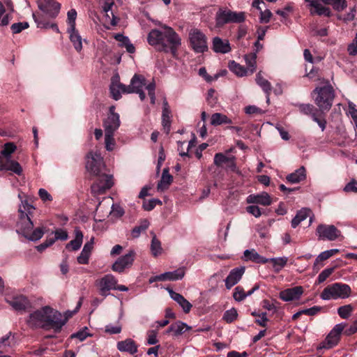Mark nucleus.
Here are the masks:
<instances>
[{
    "instance_id": "obj_11",
    "label": "nucleus",
    "mask_w": 357,
    "mask_h": 357,
    "mask_svg": "<svg viewBox=\"0 0 357 357\" xmlns=\"http://www.w3.org/2000/svg\"><path fill=\"white\" fill-rule=\"evenodd\" d=\"M37 5L39 10L50 18H55L61 9V4L56 0H38Z\"/></svg>"
},
{
    "instance_id": "obj_20",
    "label": "nucleus",
    "mask_w": 357,
    "mask_h": 357,
    "mask_svg": "<svg viewBox=\"0 0 357 357\" xmlns=\"http://www.w3.org/2000/svg\"><path fill=\"white\" fill-rule=\"evenodd\" d=\"M68 238V234L66 229L58 228L52 231L51 235L48 236L46 241L40 245H52L56 241H66Z\"/></svg>"
},
{
    "instance_id": "obj_60",
    "label": "nucleus",
    "mask_w": 357,
    "mask_h": 357,
    "mask_svg": "<svg viewBox=\"0 0 357 357\" xmlns=\"http://www.w3.org/2000/svg\"><path fill=\"white\" fill-rule=\"evenodd\" d=\"M331 6L335 10L340 12L347 7V3L346 0H334Z\"/></svg>"
},
{
    "instance_id": "obj_31",
    "label": "nucleus",
    "mask_w": 357,
    "mask_h": 357,
    "mask_svg": "<svg viewBox=\"0 0 357 357\" xmlns=\"http://www.w3.org/2000/svg\"><path fill=\"white\" fill-rule=\"evenodd\" d=\"M305 169L301 167L294 172L287 175V181L291 183H298L305 178Z\"/></svg>"
},
{
    "instance_id": "obj_6",
    "label": "nucleus",
    "mask_w": 357,
    "mask_h": 357,
    "mask_svg": "<svg viewBox=\"0 0 357 357\" xmlns=\"http://www.w3.org/2000/svg\"><path fill=\"white\" fill-rule=\"evenodd\" d=\"M245 20L244 12H235L229 9L220 8L215 15L217 27H222L229 23H241Z\"/></svg>"
},
{
    "instance_id": "obj_56",
    "label": "nucleus",
    "mask_w": 357,
    "mask_h": 357,
    "mask_svg": "<svg viewBox=\"0 0 357 357\" xmlns=\"http://www.w3.org/2000/svg\"><path fill=\"white\" fill-rule=\"evenodd\" d=\"M29 23L26 22L14 23L11 25L10 29L13 33H19L22 31L29 27Z\"/></svg>"
},
{
    "instance_id": "obj_12",
    "label": "nucleus",
    "mask_w": 357,
    "mask_h": 357,
    "mask_svg": "<svg viewBox=\"0 0 357 357\" xmlns=\"http://www.w3.org/2000/svg\"><path fill=\"white\" fill-rule=\"evenodd\" d=\"M103 160L100 153L90 152L87 155L86 169L95 176L100 175L103 167Z\"/></svg>"
},
{
    "instance_id": "obj_48",
    "label": "nucleus",
    "mask_w": 357,
    "mask_h": 357,
    "mask_svg": "<svg viewBox=\"0 0 357 357\" xmlns=\"http://www.w3.org/2000/svg\"><path fill=\"white\" fill-rule=\"evenodd\" d=\"M29 232L24 233V236L31 241H36L42 238L44 234L43 229L38 227L35 229L30 235H27Z\"/></svg>"
},
{
    "instance_id": "obj_42",
    "label": "nucleus",
    "mask_w": 357,
    "mask_h": 357,
    "mask_svg": "<svg viewBox=\"0 0 357 357\" xmlns=\"http://www.w3.org/2000/svg\"><path fill=\"white\" fill-rule=\"evenodd\" d=\"M16 149V146L13 142L6 143L1 151V155L3 156L6 160H10V155L15 152Z\"/></svg>"
},
{
    "instance_id": "obj_58",
    "label": "nucleus",
    "mask_w": 357,
    "mask_h": 357,
    "mask_svg": "<svg viewBox=\"0 0 357 357\" xmlns=\"http://www.w3.org/2000/svg\"><path fill=\"white\" fill-rule=\"evenodd\" d=\"M109 213L112 214L113 216H115L116 218L122 217L124 213V209L117 204H113L112 205V210L109 211Z\"/></svg>"
},
{
    "instance_id": "obj_45",
    "label": "nucleus",
    "mask_w": 357,
    "mask_h": 357,
    "mask_svg": "<svg viewBox=\"0 0 357 357\" xmlns=\"http://www.w3.org/2000/svg\"><path fill=\"white\" fill-rule=\"evenodd\" d=\"M120 85H124V84H121V83L115 84L114 82L113 81L111 83V85H110V87H109V90H110V93H111L112 97L115 100H119L121 98V97L120 91L123 92V89L121 87H120Z\"/></svg>"
},
{
    "instance_id": "obj_62",
    "label": "nucleus",
    "mask_w": 357,
    "mask_h": 357,
    "mask_svg": "<svg viewBox=\"0 0 357 357\" xmlns=\"http://www.w3.org/2000/svg\"><path fill=\"white\" fill-rule=\"evenodd\" d=\"M88 328L85 327L84 329L73 333L71 335L70 337L73 338H77L80 341H84L87 337L91 336V335L88 333Z\"/></svg>"
},
{
    "instance_id": "obj_29",
    "label": "nucleus",
    "mask_w": 357,
    "mask_h": 357,
    "mask_svg": "<svg viewBox=\"0 0 357 357\" xmlns=\"http://www.w3.org/2000/svg\"><path fill=\"white\" fill-rule=\"evenodd\" d=\"M11 332H9L0 339V357H10L9 355L5 353L12 347L13 338H11Z\"/></svg>"
},
{
    "instance_id": "obj_33",
    "label": "nucleus",
    "mask_w": 357,
    "mask_h": 357,
    "mask_svg": "<svg viewBox=\"0 0 357 357\" xmlns=\"http://www.w3.org/2000/svg\"><path fill=\"white\" fill-rule=\"evenodd\" d=\"M67 31L70 34L69 38L75 49L78 52H81L82 50V39L78 31L75 28L73 31L68 29Z\"/></svg>"
},
{
    "instance_id": "obj_15",
    "label": "nucleus",
    "mask_w": 357,
    "mask_h": 357,
    "mask_svg": "<svg viewBox=\"0 0 357 357\" xmlns=\"http://www.w3.org/2000/svg\"><path fill=\"white\" fill-rule=\"evenodd\" d=\"M135 252L130 250L128 254L119 258L112 265V269L113 271L122 273L125 268L131 266L135 258Z\"/></svg>"
},
{
    "instance_id": "obj_52",
    "label": "nucleus",
    "mask_w": 357,
    "mask_h": 357,
    "mask_svg": "<svg viewBox=\"0 0 357 357\" xmlns=\"http://www.w3.org/2000/svg\"><path fill=\"white\" fill-rule=\"evenodd\" d=\"M6 10L4 5L1 1H0V26H7L9 24V22L10 20V14H6L2 18L1 17L5 13Z\"/></svg>"
},
{
    "instance_id": "obj_1",
    "label": "nucleus",
    "mask_w": 357,
    "mask_h": 357,
    "mask_svg": "<svg viewBox=\"0 0 357 357\" xmlns=\"http://www.w3.org/2000/svg\"><path fill=\"white\" fill-rule=\"evenodd\" d=\"M67 321L68 317L63 319V314L58 310L50 306H44L31 313L26 323L31 328L53 329L58 333Z\"/></svg>"
},
{
    "instance_id": "obj_23",
    "label": "nucleus",
    "mask_w": 357,
    "mask_h": 357,
    "mask_svg": "<svg viewBox=\"0 0 357 357\" xmlns=\"http://www.w3.org/2000/svg\"><path fill=\"white\" fill-rule=\"evenodd\" d=\"M247 202L261 204L266 206L271 205V199L267 192H262L258 195H250L247 197Z\"/></svg>"
},
{
    "instance_id": "obj_36",
    "label": "nucleus",
    "mask_w": 357,
    "mask_h": 357,
    "mask_svg": "<svg viewBox=\"0 0 357 357\" xmlns=\"http://www.w3.org/2000/svg\"><path fill=\"white\" fill-rule=\"evenodd\" d=\"M257 53L252 52L245 55V61L247 65L246 70L249 74H252L257 68Z\"/></svg>"
},
{
    "instance_id": "obj_41",
    "label": "nucleus",
    "mask_w": 357,
    "mask_h": 357,
    "mask_svg": "<svg viewBox=\"0 0 357 357\" xmlns=\"http://www.w3.org/2000/svg\"><path fill=\"white\" fill-rule=\"evenodd\" d=\"M339 250L337 249H331L329 250H326L319 254L315 259L314 263V266H318L322 261L329 259L331 257L337 253Z\"/></svg>"
},
{
    "instance_id": "obj_43",
    "label": "nucleus",
    "mask_w": 357,
    "mask_h": 357,
    "mask_svg": "<svg viewBox=\"0 0 357 357\" xmlns=\"http://www.w3.org/2000/svg\"><path fill=\"white\" fill-rule=\"evenodd\" d=\"M93 247H84L81 254L77 257V262L80 264H87Z\"/></svg>"
},
{
    "instance_id": "obj_19",
    "label": "nucleus",
    "mask_w": 357,
    "mask_h": 357,
    "mask_svg": "<svg viewBox=\"0 0 357 357\" xmlns=\"http://www.w3.org/2000/svg\"><path fill=\"white\" fill-rule=\"evenodd\" d=\"M245 272V267L241 266L232 269L225 279V286L227 289L231 288L242 278Z\"/></svg>"
},
{
    "instance_id": "obj_17",
    "label": "nucleus",
    "mask_w": 357,
    "mask_h": 357,
    "mask_svg": "<svg viewBox=\"0 0 357 357\" xmlns=\"http://www.w3.org/2000/svg\"><path fill=\"white\" fill-rule=\"evenodd\" d=\"M98 182L91 186L93 192L100 194L103 193L106 190L109 189L113 185L112 176L105 174H100L98 175Z\"/></svg>"
},
{
    "instance_id": "obj_63",
    "label": "nucleus",
    "mask_w": 357,
    "mask_h": 357,
    "mask_svg": "<svg viewBox=\"0 0 357 357\" xmlns=\"http://www.w3.org/2000/svg\"><path fill=\"white\" fill-rule=\"evenodd\" d=\"M146 90L148 91V94L151 99V103L154 105L155 103V84L154 82L149 83L146 86Z\"/></svg>"
},
{
    "instance_id": "obj_64",
    "label": "nucleus",
    "mask_w": 357,
    "mask_h": 357,
    "mask_svg": "<svg viewBox=\"0 0 357 357\" xmlns=\"http://www.w3.org/2000/svg\"><path fill=\"white\" fill-rule=\"evenodd\" d=\"M348 52L351 56L357 55V33L353 42L348 46Z\"/></svg>"
},
{
    "instance_id": "obj_61",
    "label": "nucleus",
    "mask_w": 357,
    "mask_h": 357,
    "mask_svg": "<svg viewBox=\"0 0 357 357\" xmlns=\"http://www.w3.org/2000/svg\"><path fill=\"white\" fill-rule=\"evenodd\" d=\"M334 271V268H329L321 271L317 278L318 283L324 282Z\"/></svg>"
},
{
    "instance_id": "obj_27",
    "label": "nucleus",
    "mask_w": 357,
    "mask_h": 357,
    "mask_svg": "<svg viewBox=\"0 0 357 357\" xmlns=\"http://www.w3.org/2000/svg\"><path fill=\"white\" fill-rule=\"evenodd\" d=\"M33 18L38 28H43V29L51 28L56 33H59V29L57 24L55 23L50 24L45 19L43 15H42L41 14L33 13Z\"/></svg>"
},
{
    "instance_id": "obj_54",
    "label": "nucleus",
    "mask_w": 357,
    "mask_h": 357,
    "mask_svg": "<svg viewBox=\"0 0 357 357\" xmlns=\"http://www.w3.org/2000/svg\"><path fill=\"white\" fill-rule=\"evenodd\" d=\"M162 204V202L158 199H151L150 200H144L142 207L145 211H150L153 210L156 204Z\"/></svg>"
},
{
    "instance_id": "obj_32",
    "label": "nucleus",
    "mask_w": 357,
    "mask_h": 357,
    "mask_svg": "<svg viewBox=\"0 0 357 357\" xmlns=\"http://www.w3.org/2000/svg\"><path fill=\"white\" fill-rule=\"evenodd\" d=\"M311 213L310 209L303 208L298 211L292 219L291 225L293 228H296L302 221L305 220Z\"/></svg>"
},
{
    "instance_id": "obj_28",
    "label": "nucleus",
    "mask_w": 357,
    "mask_h": 357,
    "mask_svg": "<svg viewBox=\"0 0 357 357\" xmlns=\"http://www.w3.org/2000/svg\"><path fill=\"white\" fill-rule=\"evenodd\" d=\"M244 259L245 261H252L257 264H266L268 262V259L261 256L255 249L246 250L244 251Z\"/></svg>"
},
{
    "instance_id": "obj_2",
    "label": "nucleus",
    "mask_w": 357,
    "mask_h": 357,
    "mask_svg": "<svg viewBox=\"0 0 357 357\" xmlns=\"http://www.w3.org/2000/svg\"><path fill=\"white\" fill-rule=\"evenodd\" d=\"M164 31L151 30L148 35V43L155 46L157 50L176 56L178 48L181 45V40L176 31L168 26H164Z\"/></svg>"
},
{
    "instance_id": "obj_13",
    "label": "nucleus",
    "mask_w": 357,
    "mask_h": 357,
    "mask_svg": "<svg viewBox=\"0 0 357 357\" xmlns=\"http://www.w3.org/2000/svg\"><path fill=\"white\" fill-rule=\"evenodd\" d=\"M117 284V280L112 274L105 275L98 281L97 285L99 288L100 295L107 296L111 289H114L115 285Z\"/></svg>"
},
{
    "instance_id": "obj_7",
    "label": "nucleus",
    "mask_w": 357,
    "mask_h": 357,
    "mask_svg": "<svg viewBox=\"0 0 357 357\" xmlns=\"http://www.w3.org/2000/svg\"><path fill=\"white\" fill-rule=\"evenodd\" d=\"M192 48L197 53H204L208 50L207 39L204 33L197 29H192L189 33Z\"/></svg>"
},
{
    "instance_id": "obj_24",
    "label": "nucleus",
    "mask_w": 357,
    "mask_h": 357,
    "mask_svg": "<svg viewBox=\"0 0 357 357\" xmlns=\"http://www.w3.org/2000/svg\"><path fill=\"white\" fill-rule=\"evenodd\" d=\"M213 50L217 53L226 54L231 51L229 40H222L219 37L213 39Z\"/></svg>"
},
{
    "instance_id": "obj_22",
    "label": "nucleus",
    "mask_w": 357,
    "mask_h": 357,
    "mask_svg": "<svg viewBox=\"0 0 357 357\" xmlns=\"http://www.w3.org/2000/svg\"><path fill=\"white\" fill-rule=\"evenodd\" d=\"M0 170L11 171L13 173L21 175L22 168L20 163L13 160H3L0 155Z\"/></svg>"
},
{
    "instance_id": "obj_37",
    "label": "nucleus",
    "mask_w": 357,
    "mask_h": 357,
    "mask_svg": "<svg viewBox=\"0 0 357 357\" xmlns=\"http://www.w3.org/2000/svg\"><path fill=\"white\" fill-rule=\"evenodd\" d=\"M268 262L273 264V268L275 273H279L287 264L288 258L287 257L268 258Z\"/></svg>"
},
{
    "instance_id": "obj_47",
    "label": "nucleus",
    "mask_w": 357,
    "mask_h": 357,
    "mask_svg": "<svg viewBox=\"0 0 357 357\" xmlns=\"http://www.w3.org/2000/svg\"><path fill=\"white\" fill-rule=\"evenodd\" d=\"M75 238L71 240L66 245H82L83 234L82 231L76 227L74 230Z\"/></svg>"
},
{
    "instance_id": "obj_8",
    "label": "nucleus",
    "mask_w": 357,
    "mask_h": 357,
    "mask_svg": "<svg viewBox=\"0 0 357 357\" xmlns=\"http://www.w3.org/2000/svg\"><path fill=\"white\" fill-rule=\"evenodd\" d=\"M347 324L340 323L336 324L330 331L325 340L317 347V349H331L337 345L340 340V336Z\"/></svg>"
},
{
    "instance_id": "obj_40",
    "label": "nucleus",
    "mask_w": 357,
    "mask_h": 357,
    "mask_svg": "<svg viewBox=\"0 0 357 357\" xmlns=\"http://www.w3.org/2000/svg\"><path fill=\"white\" fill-rule=\"evenodd\" d=\"M229 69L236 75L243 77L248 74V70L239 63L232 61L229 65Z\"/></svg>"
},
{
    "instance_id": "obj_51",
    "label": "nucleus",
    "mask_w": 357,
    "mask_h": 357,
    "mask_svg": "<svg viewBox=\"0 0 357 357\" xmlns=\"http://www.w3.org/2000/svg\"><path fill=\"white\" fill-rule=\"evenodd\" d=\"M298 107L299 111L304 114L311 115L312 117V114H316V109L311 104H299Z\"/></svg>"
},
{
    "instance_id": "obj_44",
    "label": "nucleus",
    "mask_w": 357,
    "mask_h": 357,
    "mask_svg": "<svg viewBox=\"0 0 357 357\" xmlns=\"http://www.w3.org/2000/svg\"><path fill=\"white\" fill-rule=\"evenodd\" d=\"M171 110L162 111V125L167 134H169L171 127Z\"/></svg>"
},
{
    "instance_id": "obj_53",
    "label": "nucleus",
    "mask_w": 357,
    "mask_h": 357,
    "mask_svg": "<svg viewBox=\"0 0 357 357\" xmlns=\"http://www.w3.org/2000/svg\"><path fill=\"white\" fill-rule=\"evenodd\" d=\"M68 23L69 24V27L68 29H70L73 31L75 28V20L77 17V11L75 9L70 10L68 13Z\"/></svg>"
},
{
    "instance_id": "obj_16",
    "label": "nucleus",
    "mask_w": 357,
    "mask_h": 357,
    "mask_svg": "<svg viewBox=\"0 0 357 357\" xmlns=\"http://www.w3.org/2000/svg\"><path fill=\"white\" fill-rule=\"evenodd\" d=\"M5 300L16 311H24L30 307L29 301L23 295L7 296Z\"/></svg>"
},
{
    "instance_id": "obj_39",
    "label": "nucleus",
    "mask_w": 357,
    "mask_h": 357,
    "mask_svg": "<svg viewBox=\"0 0 357 357\" xmlns=\"http://www.w3.org/2000/svg\"><path fill=\"white\" fill-rule=\"evenodd\" d=\"M185 273L184 267L179 268L174 271L165 272L167 280L169 281H174L181 280Z\"/></svg>"
},
{
    "instance_id": "obj_55",
    "label": "nucleus",
    "mask_w": 357,
    "mask_h": 357,
    "mask_svg": "<svg viewBox=\"0 0 357 357\" xmlns=\"http://www.w3.org/2000/svg\"><path fill=\"white\" fill-rule=\"evenodd\" d=\"M114 134L105 133V148L107 151H110L114 149L115 146V141L114 139Z\"/></svg>"
},
{
    "instance_id": "obj_25",
    "label": "nucleus",
    "mask_w": 357,
    "mask_h": 357,
    "mask_svg": "<svg viewBox=\"0 0 357 357\" xmlns=\"http://www.w3.org/2000/svg\"><path fill=\"white\" fill-rule=\"evenodd\" d=\"M168 292L170 297L182 307L184 312L188 313L190 311L192 306V304L181 294L175 292L172 289H169Z\"/></svg>"
},
{
    "instance_id": "obj_10",
    "label": "nucleus",
    "mask_w": 357,
    "mask_h": 357,
    "mask_svg": "<svg viewBox=\"0 0 357 357\" xmlns=\"http://www.w3.org/2000/svg\"><path fill=\"white\" fill-rule=\"evenodd\" d=\"M334 0H305V2L308 3L310 8V13L312 15H317L319 16L331 17L332 12L328 7H326L321 3H323L325 5L331 6Z\"/></svg>"
},
{
    "instance_id": "obj_38",
    "label": "nucleus",
    "mask_w": 357,
    "mask_h": 357,
    "mask_svg": "<svg viewBox=\"0 0 357 357\" xmlns=\"http://www.w3.org/2000/svg\"><path fill=\"white\" fill-rule=\"evenodd\" d=\"M256 82L257 84L263 89L266 94H270L271 91V83L264 78L261 75V72H259L256 75Z\"/></svg>"
},
{
    "instance_id": "obj_9",
    "label": "nucleus",
    "mask_w": 357,
    "mask_h": 357,
    "mask_svg": "<svg viewBox=\"0 0 357 357\" xmlns=\"http://www.w3.org/2000/svg\"><path fill=\"white\" fill-rule=\"evenodd\" d=\"M316 231L319 238L324 240L335 241L343 238L341 231L333 225L320 224Z\"/></svg>"
},
{
    "instance_id": "obj_49",
    "label": "nucleus",
    "mask_w": 357,
    "mask_h": 357,
    "mask_svg": "<svg viewBox=\"0 0 357 357\" xmlns=\"http://www.w3.org/2000/svg\"><path fill=\"white\" fill-rule=\"evenodd\" d=\"M149 227V222L147 220H144L141 222V225L139 226L135 227L132 231L131 235L133 238H137L141 232L144 231Z\"/></svg>"
},
{
    "instance_id": "obj_30",
    "label": "nucleus",
    "mask_w": 357,
    "mask_h": 357,
    "mask_svg": "<svg viewBox=\"0 0 357 357\" xmlns=\"http://www.w3.org/2000/svg\"><path fill=\"white\" fill-rule=\"evenodd\" d=\"M190 329V327L188 326L186 324L182 321H176L172 324L168 329L166 331V333H172L174 335L178 336L182 335L185 331Z\"/></svg>"
},
{
    "instance_id": "obj_57",
    "label": "nucleus",
    "mask_w": 357,
    "mask_h": 357,
    "mask_svg": "<svg viewBox=\"0 0 357 357\" xmlns=\"http://www.w3.org/2000/svg\"><path fill=\"white\" fill-rule=\"evenodd\" d=\"M233 297L236 301H242L246 298L245 292L243 287L238 286L234 289Z\"/></svg>"
},
{
    "instance_id": "obj_4",
    "label": "nucleus",
    "mask_w": 357,
    "mask_h": 357,
    "mask_svg": "<svg viewBox=\"0 0 357 357\" xmlns=\"http://www.w3.org/2000/svg\"><path fill=\"white\" fill-rule=\"evenodd\" d=\"M18 197L21 199L22 204L18 209L19 220L17 226L23 233L29 232L33 227L31 217L35 208L27 200H22L21 194L18 195Z\"/></svg>"
},
{
    "instance_id": "obj_59",
    "label": "nucleus",
    "mask_w": 357,
    "mask_h": 357,
    "mask_svg": "<svg viewBox=\"0 0 357 357\" xmlns=\"http://www.w3.org/2000/svg\"><path fill=\"white\" fill-rule=\"evenodd\" d=\"M230 161V158L226 157L221 153H216L214 156V164L217 166H220L223 163H227Z\"/></svg>"
},
{
    "instance_id": "obj_18",
    "label": "nucleus",
    "mask_w": 357,
    "mask_h": 357,
    "mask_svg": "<svg viewBox=\"0 0 357 357\" xmlns=\"http://www.w3.org/2000/svg\"><path fill=\"white\" fill-rule=\"evenodd\" d=\"M121 125L119 114L107 116L103 122L105 133L114 134Z\"/></svg>"
},
{
    "instance_id": "obj_5",
    "label": "nucleus",
    "mask_w": 357,
    "mask_h": 357,
    "mask_svg": "<svg viewBox=\"0 0 357 357\" xmlns=\"http://www.w3.org/2000/svg\"><path fill=\"white\" fill-rule=\"evenodd\" d=\"M351 288L347 284L334 283L326 287L321 294L323 300L348 298L351 294Z\"/></svg>"
},
{
    "instance_id": "obj_50",
    "label": "nucleus",
    "mask_w": 357,
    "mask_h": 357,
    "mask_svg": "<svg viewBox=\"0 0 357 357\" xmlns=\"http://www.w3.org/2000/svg\"><path fill=\"white\" fill-rule=\"evenodd\" d=\"M238 316L237 311L235 308H231L227 310L223 315V320L227 323H232Z\"/></svg>"
},
{
    "instance_id": "obj_14",
    "label": "nucleus",
    "mask_w": 357,
    "mask_h": 357,
    "mask_svg": "<svg viewBox=\"0 0 357 357\" xmlns=\"http://www.w3.org/2000/svg\"><path fill=\"white\" fill-rule=\"evenodd\" d=\"M146 85V79L144 76L135 74L131 79L129 85H120L123 89V93H132L139 92Z\"/></svg>"
},
{
    "instance_id": "obj_21",
    "label": "nucleus",
    "mask_w": 357,
    "mask_h": 357,
    "mask_svg": "<svg viewBox=\"0 0 357 357\" xmlns=\"http://www.w3.org/2000/svg\"><path fill=\"white\" fill-rule=\"evenodd\" d=\"M303 291L301 286L287 289L280 293V298L284 301H290L298 299L302 295Z\"/></svg>"
},
{
    "instance_id": "obj_34",
    "label": "nucleus",
    "mask_w": 357,
    "mask_h": 357,
    "mask_svg": "<svg viewBox=\"0 0 357 357\" xmlns=\"http://www.w3.org/2000/svg\"><path fill=\"white\" fill-rule=\"evenodd\" d=\"M231 123L232 121L229 118L221 113H214L211 117V124L214 126Z\"/></svg>"
},
{
    "instance_id": "obj_35",
    "label": "nucleus",
    "mask_w": 357,
    "mask_h": 357,
    "mask_svg": "<svg viewBox=\"0 0 357 357\" xmlns=\"http://www.w3.org/2000/svg\"><path fill=\"white\" fill-rule=\"evenodd\" d=\"M172 180L173 178L169 174V169L167 168H165L162 171L161 179L158 184V190H163L164 189H167L172 182Z\"/></svg>"
},
{
    "instance_id": "obj_3",
    "label": "nucleus",
    "mask_w": 357,
    "mask_h": 357,
    "mask_svg": "<svg viewBox=\"0 0 357 357\" xmlns=\"http://www.w3.org/2000/svg\"><path fill=\"white\" fill-rule=\"evenodd\" d=\"M312 95L316 96L314 98V102L321 112L330 110L335 98V91L328 81L324 86L316 87Z\"/></svg>"
},
{
    "instance_id": "obj_26",
    "label": "nucleus",
    "mask_w": 357,
    "mask_h": 357,
    "mask_svg": "<svg viewBox=\"0 0 357 357\" xmlns=\"http://www.w3.org/2000/svg\"><path fill=\"white\" fill-rule=\"evenodd\" d=\"M116 347L120 351L128 352L130 354H135L137 352V345L130 338L118 342Z\"/></svg>"
},
{
    "instance_id": "obj_46",
    "label": "nucleus",
    "mask_w": 357,
    "mask_h": 357,
    "mask_svg": "<svg viewBox=\"0 0 357 357\" xmlns=\"http://www.w3.org/2000/svg\"><path fill=\"white\" fill-rule=\"evenodd\" d=\"M353 310V306L349 304L340 307L337 313L341 318L347 319L351 316Z\"/></svg>"
}]
</instances>
